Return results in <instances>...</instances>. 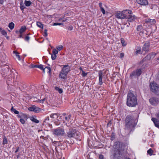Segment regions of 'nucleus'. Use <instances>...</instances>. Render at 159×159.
I'll use <instances>...</instances> for the list:
<instances>
[{
	"label": "nucleus",
	"instance_id": "58",
	"mask_svg": "<svg viewBox=\"0 0 159 159\" xmlns=\"http://www.w3.org/2000/svg\"><path fill=\"white\" fill-rule=\"evenodd\" d=\"M67 19V18H64L62 20V22H65L66 21Z\"/></svg>",
	"mask_w": 159,
	"mask_h": 159
},
{
	"label": "nucleus",
	"instance_id": "51",
	"mask_svg": "<svg viewBox=\"0 0 159 159\" xmlns=\"http://www.w3.org/2000/svg\"><path fill=\"white\" fill-rule=\"evenodd\" d=\"M99 158L100 159H104V156L102 155H100L99 156Z\"/></svg>",
	"mask_w": 159,
	"mask_h": 159
},
{
	"label": "nucleus",
	"instance_id": "37",
	"mask_svg": "<svg viewBox=\"0 0 159 159\" xmlns=\"http://www.w3.org/2000/svg\"><path fill=\"white\" fill-rule=\"evenodd\" d=\"M120 41L122 46H125L126 44L125 42L124 39L123 38H121L120 39Z\"/></svg>",
	"mask_w": 159,
	"mask_h": 159
},
{
	"label": "nucleus",
	"instance_id": "12",
	"mask_svg": "<svg viewBox=\"0 0 159 159\" xmlns=\"http://www.w3.org/2000/svg\"><path fill=\"white\" fill-rule=\"evenodd\" d=\"M70 67L68 65H63V66L61 69L62 71L65 72L66 73L68 74L70 70Z\"/></svg>",
	"mask_w": 159,
	"mask_h": 159
},
{
	"label": "nucleus",
	"instance_id": "23",
	"mask_svg": "<svg viewBox=\"0 0 159 159\" xmlns=\"http://www.w3.org/2000/svg\"><path fill=\"white\" fill-rule=\"evenodd\" d=\"M99 6L100 8V10L102 12L103 14H104L105 13V11L103 7H102V3L101 2H100L99 3Z\"/></svg>",
	"mask_w": 159,
	"mask_h": 159
},
{
	"label": "nucleus",
	"instance_id": "24",
	"mask_svg": "<svg viewBox=\"0 0 159 159\" xmlns=\"http://www.w3.org/2000/svg\"><path fill=\"white\" fill-rule=\"evenodd\" d=\"M30 120L33 122L36 123H38L39 122V121L36 119L35 117L33 116H32L30 118Z\"/></svg>",
	"mask_w": 159,
	"mask_h": 159
},
{
	"label": "nucleus",
	"instance_id": "44",
	"mask_svg": "<svg viewBox=\"0 0 159 159\" xmlns=\"http://www.w3.org/2000/svg\"><path fill=\"white\" fill-rule=\"evenodd\" d=\"M38 65H34L33 64H31L30 65V68H37Z\"/></svg>",
	"mask_w": 159,
	"mask_h": 159
},
{
	"label": "nucleus",
	"instance_id": "36",
	"mask_svg": "<svg viewBox=\"0 0 159 159\" xmlns=\"http://www.w3.org/2000/svg\"><path fill=\"white\" fill-rule=\"evenodd\" d=\"M0 31L3 35H6L7 34L6 32L4 30H2V28H0Z\"/></svg>",
	"mask_w": 159,
	"mask_h": 159
},
{
	"label": "nucleus",
	"instance_id": "28",
	"mask_svg": "<svg viewBox=\"0 0 159 159\" xmlns=\"http://www.w3.org/2000/svg\"><path fill=\"white\" fill-rule=\"evenodd\" d=\"M15 25L14 23L12 22H11L9 23L8 25V27L10 28L11 30H12L14 27Z\"/></svg>",
	"mask_w": 159,
	"mask_h": 159
},
{
	"label": "nucleus",
	"instance_id": "6",
	"mask_svg": "<svg viewBox=\"0 0 159 159\" xmlns=\"http://www.w3.org/2000/svg\"><path fill=\"white\" fill-rule=\"evenodd\" d=\"M156 54L155 53L153 52L149 53L140 61V63L142 64L144 62L146 61L147 60H149L151 58H154Z\"/></svg>",
	"mask_w": 159,
	"mask_h": 159
},
{
	"label": "nucleus",
	"instance_id": "21",
	"mask_svg": "<svg viewBox=\"0 0 159 159\" xmlns=\"http://www.w3.org/2000/svg\"><path fill=\"white\" fill-rule=\"evenodd\" d=\"M51 118L52 119H57L58 118L59 116V114L58 113H52L50 115Z\"/></svg>",
	"mask_w": 159,
	"mask_h": 159
},
{
	"label": "nucleus",
	"instance_id": "2",
	"mask_svg": "<svg viewBox=\"0 0 159 159\" xmlns=\"http://www.w3.org/2000/svg\"><path fill=\"white\" fill-rule=\"evenodd\" d=\"M126 104L129 107H135L137 105V96L134 94L130 91L128 93L127 97Z\"/></svg>",
	"mask_w": 159,
	"mask_h": 159
},
{
	"label": "nucleus",
	"instance_id": "49",
	"mask_svg": "<svg viewBox=\"0 0 159 159\" xmlns=\"http://www.w3.org/2000/svg\"><path fill=\"white\" fill-rule=\"evenodd\" d=\"M20 121L22 124H24L25 123V120L22 118H20Z\"/></svg>",
	"mask_w": 159,
	"mask_h": 159
},
{
	"label": "nucleus",
	"instance_id": "33",
	"mask_svg": "<svg viewBox=\"0 0 159 159\" xmlns=\"http://www.w3.org/2000/svg\"><path fill=\"white\" fill-rule=\"evenodd\" d=\"M55 89L57 91L60 93H61L63 92L62 89H60L57 87H55Z\"/></svg>",
	"mask_w": 159,
	"mask_h": 159
},
{
	"label": "nucleus",
	"instance_id": "62",
	"mask_svg": "<svg viewBox=\"0 0 159 159\" xmlns=\"http://www.w3.org/2000/svg\"><path fill=\"white\" fill-rule=\"evenodd\" d=\"M71 117V115L70 114L68 116V118L69 119V120L70 119V117Z\"/></svg>",
	"mask_w": 159,
	"mask_h": 159
},
{
	"label": "nucleus",
	"instance_id": "41",
	"mask_svg": "<svg viewBox=\"0 0 159 159\" xmlns=\"http://www.w3.org/2000/svg\"><path fill=\"white\" fill-rule=\"evenodd\" d=\"M111 141L115 139V134L112 133L111 134Z\"/></svg>",
	"mask_w": 159,
	"mask_h": 159
},
{
	"label": "nucleus",
	"instance_id": "20",
	"mask_svg": "<svg viewBox=\"0 0 159 159\" xmlns=\"http://www.w3.org/2000/svg\"><path fill=\"white\" fill-rule=\"evenodd\" d=\"M145 22L146 23H149L151 24V25L154 24L156 23V21L155 19H148L146 20Z\"/></svg>",
	"mask_w": 159,
	"mask_h": 159
},
{
	"label": "nucleus",
	"instance_id": "40",
	"mask_svg": "<svg viewBox=\"0 0 159 159\" xmlns=\"http://www.w3.org/2000/svg\"><path fill=\"white\" fill-rule=\"evenodd\" d=\"M7 139L5 137L3 139V145L7 144Z\"/></svg>",
	"mask_w": 159,
	"mask_h": 159
},
{
	"label": "nucleus",
	"instance_id": "63",
	"mask_svg": "<svg viewBox=\"0 0 159 159\" xmlns=\"http://www.w3.org/2000/svg\"><path fill=\"white\" fill-rule=\"evenodd\" d=\"M18 117L19 118H21L22 117V116L20 115H17Z\"/></svg>",
	"mask_w": 159,
	"mask_h": 159
},
{
	"label": "nucleus",
	"instance_id": "5",
	"mask_svg": "<svg viewBox=\"0 0 159 159\" xmlns=\"http://www.w3.org/2000/svg\"><path fill=\"white\" fill-rule=\"evenodd\" d=\"M53 133L54 134L57 136H63L65 134L64 129L60 127L53 129Z\"/></svg>",
	"mask_w": 159,
	"mask_h": 159
},
{
	"label": "nucleus",
	"instance_id": "19",
	"mask_svg": "<svg viewBox=\"0 0 159 159\" xmlns=\"http://www.w3.org/2000/svg\"><path fill=\"white\" fill-rule=\"evenodd\" d=\"M48 98L47 96H46L44 98H43L42 96H41V98H42V99L39 100V102L43 103L44 101H45L46 102H47Z\"/></svg>",
	"mask_w": 159,
	"mask_h": 159
},
{
	"label": "nucleus",
	"instance_id": "26",
	"mask_svg": "<svg viewBox=\"0 0 159 159\" xmlns=\"http://www.w3.org/2000/svg\"><path fill=\"white\" fill-rule=\"evenodd\" d=\"M13 53L15 54L16 56L17 57L18 60H20V56L19 55V53L16 51H14L13 52Z\"/></svg>",
	"mask_w": 159,
	"mask_h": 159
},
{
	"label": "nucleus",
	"instance_id": "29",
	"mask_svg": "<svg viewBox=\"0 0 159 159\" xmlns=\"http://www.w3.org/2000/svg\"><path fill=\"white\" fill-rule=\"evenodd\" d=\"M31 2L30 1L25 0V4L26 6L29 7L30 6L31 4Z\"/></svg>",
	"mask_w": 159,
	"mask_h": 159
},
{
	"label": "nucleus",
	"instance_id": "57",
	"mask_svg": "<svg viewBox=\"0 0 159 159\" xmlns=\"http://www.w3.org/2000/svg\"><path fill=\"white\" fill-rule=\"evenodd\" d=\"M19 147H18L17 148V149H16V150L15 151V152L16 153L17 152L19 151Z\"/></svg>",
	"mask_w": 159,
	"mask_h": 159
},
{
	"label": "nucleus",
	"instance_id": "22",
	"mask_svg": "<svg viewBox=\"0 0 159 159\" xmlns=\"http://www.w3.org/2000/svg\"><path fill=\"white\" fill-rule=\"evenodd\" d=\"M26 29V28L25 26H22L19 31V33L20 34H22V33L25 31Z\"/></svg>",
	"mask_w": 159,
	"mask_h": 159
},
{
	"label": "nucleus",
	"instance_id": "50",
	"mask_svg": "<svg viewBox=\"0 0 159 159\" xmlns=\"http://www.w3.org/2000/svg\"><path fill=\"white\" fill-rule=\"evenodd\" d=\"M47 30L45 29L44 30V36L45 37H47L48 35Z\"/></svg>",
	"mask_w": 159,
	"mask_h": 159
},
{
	"label": "nucleus",
	"instance_id": "13",
	"mask_svg": "<svg viewBox=\"0 0 159 159\" xmlns=\"http://www.w3.org/2000/svg\"><path fill=\"white\" fill-rule=\"evenodd\" d=\"M58 52V51L56 49H54L52 50V54L51 55V58L52 60H54L57 57V54Z\"/></svg>",
	"mask_w": 159,
	"mask_h": 159
},
{
	"label": "nucleus",
	"instance_id": "15",
	"mask_svg": "<svg viewBox=\"0 0 159 159\" xmlns=\"http://www.w3.org/2000/svg\"><path fill=\"white\" fill-rule=\"evenodd\" d=\"M67 74L64 71L63 72L62 70H61L59 73V76L60 78L63 79H65L66 78Z\"/></svg>",
	"mask_w": 159,
	"mask_h": 159
},
{
	"label": "nucleus",
	"instance_id": "64",
	"mask_svg": "<svg viewBox=\"0 0 159 159\" xmlns=\"http://www.w3.org/2000/svg\"><path fill=\"white\" fill-rule=\"evenodd\" d=\"M20 8L21 10H23L24 8V6H22L20 7Z\"/></svg>",
	"mask_w": 159,
	"mask_h": 159
},
{
	"label": "nucleus",
	"instance_id": "1",
	"mask_svg": "<svg viewBox=\"0 0 159 159\" xmlns=\"http://www.w3.org/2000/svg\"><path fill=\"white\" fill-rule=\"evenodd\" d=\"M125 121V132L129 134L134 130L136 124L133 117L130 115H128L126 117Z\"/></svg>",
	"mask_w": 159,
	"mask_h": 159
},
{
	"label": "nucleus",
	"instance_id": "43",
	"mask_svg": "<svg viewBox=\"0 0 159 159\" xmlns=\"http://www.w3.org/2000/svg\"><path fill=\"white\" fill-rule=\"evenodd\" d=\"M142 30H143L142 29V27L141 25H139L137 26V31H141Z\"/></svg>",
	"mask_w": 159,
	"mask_h": 159
},
{
	"label": "nucleus",
	"instance_id": "45",
	"mask_svg": "<svg viewBox=\"0 0 159 159\" xmlns=\"http://www.w3.org/2000/svg\"><path fill=\"white\" fill-rule=\"evenodd\" d=\"M63 25V24L62 23H54L53 24V25Z\"/></svg>",
	"mask_w": 159,
	"mask_h": 159
},
{
	"label": "nucleus",
	"instance_id": "54",
	"mask_svg": "<svg viewBox=\"0 0 159 159\" xmlns=\"http://www.w3.org/2000/svg\"><path fill=\"white\" fill-rule=\"evenodd\" d=\"M124 54L123 53H121L120 54V57L122 58L124 57Z\"/></svg>",
	"mask_w": 159,
	"mask_h": 159
},
{
	"label": "nucleus",
	"instance_id": "38",
	"mask_svg": "<svg viewBox=\"0 0 159 159\" xmlns=\"http://www.w3.org/2000/svg\"><path fill=\"white\" fill-rule=\"evenodd\" d=\"M153 152V151L151 148H150L147 151L148 153L150 155H152Z\"/></svg>",
	"mask_w": 159,
	"mask_h": 159
},
{
	"label": "nucleus",
	"instance_id": "14",
	"mask_svg": "<svg viewBox=\"0 0 159 159\" xmlns=\"http://www.w3.org/2000/svg\"><path fill=\"white\" fill-rule=\"evenodd\" d=\"M102 75H103V73L102 71L100 70L98 73V76H99V84L100 85H101L102 84Z\"/></svg>",
	"mask_w": 159,
	"mask_h": 159
},
{
	"label": "nucleus",
	"instance_id": "18",
	"mask_svg": "<svg viewBox=\"0 0 159 159\" xmlns=\"http://www.w3.org/2000/svg\"><path fill=\"white\" fill-rule=\"evenodd\" d=\"M120 152L119 150H117L115 151L114 155V157L120 158Z\"/></svg>",
	"mask_w": 159,
	"mask_h": 159
},
{
	"label": "nucleus",
	"instance_id": "27",
	"mask_svg": "<svg viewBox=\"0 0 159 159\" xmlns=\"http://www.w3.org/2000/svg\"><path fill=\"white\" fill-rule=\"evenodd\" d=\"M149 102L152 105L154 104L156 102V101L154 98H151L149 99Z\"/></svg>",
	"mask_w": 159,
	"mask_h": 159
},
{
	"label": "nucleus",
	"instance_id": "8",
	"mask_svg": "<svg viewBox=\"0 0 159 159\" xmlns=\"http://www.w3.org/2000/svg\"><path fill=\"white\" fill-rule=\"evenodd\" d=\"M131 11L130 13H128L127 14V17L126 18L130 22L134 21L136 19V16L133 14L132 11L129 10Z\"/></svg>",
	"mask_w": 159,
	"mask_h": 159
},
{
	"label": "nucleus",
	"instance_id": "39",
	"mask_svg": "<svg viewBox=\"0 0 159 159\" xmlns=\"http://www.w3.org/2000/svg\"><path fill=\"white\" fill-rule=\"evenodd\" d=\"M56 48L57 50L61 51L63 48V46L61 45H60L58 46Z\"/></svg>",
	"mask_w": 159,
	"mask_h": 159
},
{
	"label": "nucleus",
	"instance_id": "53",
	"mask_svg": "<svg viewBox=\"0 0 159 159\" xmlns=\"http://www.w3.org/2000/svg\"><path fill=\"white\" fill-rule=\"evenodd\" d=\"M49 116H47L45 120L44 121V122H46L47 120H49Z\"/></svg>",
	"mask_w": 159,
	"mask_h": 159
},
{
	"label": "nucleus",
	"instance_id": "4",
	"mask_svg": "<svg viewBox=\"0 0 159 159\" xmlns=\"http://www.w3.org/2000/svg\"><path fill=\"white\" fill-rule=\"evenodd\" d=\"M131 12L129 10H124L121 12H117L115 14V16L118 19H124L127 17V14Z\"/></svg>",
	"mask_w": 159,
	"mask_h": 159
},
{
	"label": "nucleus",
	"instance_id": "59",
	"mask_svg": "<svg viewBox=\"0 0 159 159\" xmlns=\"http://www.w3.org/2000/svg\"><path fill=\"white\" fill-rule=\"evenodd\" d=\"M19 38H23L22 37V34H20L19 36Z\"/></svg>",
	"mask_w": 159,
	"mask_h": 159
},
{
	"label": "nucleus",
	"instance_id": "35",
	"mask_svg": "<svg viewBox=\"0 0 159 159\" xmlns=\"http://www.w3.org/2000/svg\"><path fill=\"white\" fill-rule=\"evenodd\" d=\"M145 31L146 32V31L145 30L143 29L140 32H139V35L141 36H143Z\"/></svg>",
	"mask_w": 159,
	"mask_h": 159
},
{
	"label": "nucleus",
	"instance_id": "10",
	"mask_svg": "<svg viewBox=\"0 0 159 159\" xmlns=\"http://www.w3.org/2000/svg\"><path fill=\"white\" fill-rule=\"evenodd\" d=\"M28 110L30 111H34L35 113H39L41 111V109L34 105H32L28 108Z\"/></svg>",
	"mask_w": 159,
	"mask_h": 159
},
{
	"label": "nucleus",
	"instance_id": "17",
	"mask_svg": "<svg viewBox=\"0 0 159 159\" xmlns=\"http://www.w3.org/2000/svg\"><path fill=\"white\" fill-rule=\"evenodd\" d=\"M152 120L155 126L159 128V121L157 120V119L154 118H152Z\"/></svg>",
	"mask_w": 159,
	"mask_h": 159
},
{
	"label": "nucleus",
	"instance_id": "34",
	"mask_svg": "<svg viewBox=\"0 0 159 159\" xmlns=\"http://www.w3.org/2000/svg\"><path fill=\"white\" fill-rule=\"evenodd\" d=\"M44 68L45 69H47V72L49 73L50 75L51 74V69L49 67L46 66Z\"/></svg>",
	"mask_w": 159,
	"mask_h": 159
},
{
	"label": "nucleus",
	"instance_id": "42",
	"mask_svg": "<svg viewBox=\"0 0 159 159\" xmlns=\"http://www.w3.org/2000/svg\"><path fill=\"white\" fill-rule=\"evenodd\" d=\"M29 35H30V33L27 34V36H26L25 38V40L27 41H29L30 39V37L29 36Z\"/></svg>",
	"mask_w": 159,
	"mask_h": 159
},
{
	"label": "nucleus",
	"instance_id": "31",
	"mask_svg": "<svg viewBox=\"0 0 159 159\" xmlns=\"http://www.w3.org/2000/svg\"><path fill=\"white\" fill-rule=\"evenodd\" d=\"M2 73L3 75H5V74L7 73V72H8L9 71V69L8 67H7V68H5L2 69Z\"/></svg>",
	"mask_w": 159,
	"mask_h": 159
},
{
	"label": "nucleus",
	"instance_id": "30",
	"mask_svg": "<svg viewBox=\"0 0 159 159\" xmlns=\"http://www.w3.org/2000/svg\"><path fill=\"white\" fill-rule=\"evenodd\" d=\"M11 110L12 112H14L15 114H18L19 113V112L14 108L13 107H12Z\"/></svg>",
	"mask_w": 159,
	"mask_h": 159
},
{
	"label": "nucleus",
	"instance_id": "32",
	"mask_svg": "<svg viewBox=\"0 0 159 159\" xmlns=\"http://www.w3.org/2000/svg\"><path fill=\"white\" fill-rule=\"evenodd\" d=\"M37 25L38 26V27H39L43 29V25L40 22H37Z\"/></svg>",
	"mask_w": 159,
	"mask_h": 159
},
{
	"label": "nucleus",
	"instance_id": "48",
	"mask_svg": "<svg viewBox=\"0 0 159 159\" xmlns=\"http://www.w3.org/2000/svg\"><path fill=\"white\" fill-rule=\"evenodd\" d=\"M73 27L72 25H70L69 26L68 28V30H72L73 29Z\"/></svg>",
	"mask_w": 159,
	"mask_h": 159
},
{
	"label": "nucleus",
	"instance_id": "11",
	"mask_svg": "<svg viewBox=\"0 0 159 159\" xmlns=\"http://www.w3.org/2000/svg\"><path fill=\"white\" fill-rule=\"evenodd\" d=\"M150 44L148 42L145 43L143 45L142 48L143 51L148 52L149 50Z\"/></svg>",
	"mask_w": 159,
	"mask_h": 159
},
{
	"label": "nucleus",
	"instance_id": "7",
	"mask_svg": "<svg viewBox=\"0 0 159 159\" xmlns=\"http://www.w3.org/2000/svg\"><path fill=\"white\" fill-rule=\"evenodd\" d=\"M142 73L141 69H138L133 71L130 75V77L131 78L133 76H139Z\"/></svg>",
	"mask_w": 159,
	"mask_h": 159
},
{
	"label": "nucleus",
	"instance_id": "9",
	"mask_svg": "<svg viewBox=\"0 0 159 159\" xmlns=\"http://www.w3.org/2000/svg\"><path fill=\"white\" fill-rule=\"evenodd\" d=\"M150 87L151 90L154 93H156L158 89V85L154 82L150 83Z\"/></svg>",
	"mask_w": 159,
	"mask_h": 159
},
{
	"label": "nucleus",
	"instance_id": "46",
	"mask_svg": "<svg viewBox=\"0 0 159 159\" xmlns=\"http://www.w3.org/2000/svg\"><path fill=\"white\" fill-rule=\"evenodd\" d=\"M87 75V73L85 72L84 70H82V75L83 77H85Z\"/></svg>",
	"mask_w": 159,
	"mask_h": 159
},
{
	"label": "nucleus",
	"instance_id": "25",
	"mask_svg": "<svg viewBox=\"0 0 159 159\" xmlns=\"http://www.w3.org/2000/svg\"><path fill=\"white\" fill-rule=\"evenodd\" d=\"M37 68L40 69L41 70H42L43 72L44 73L45 72V68H44L43 66V65L40 64V65H38Z\"/></svg>",
	"mask_w": 159,
	"mask_h": 159
},
{
	"label": "nucleus",
	"instance_id": "61",
	"mask_svg": "<svg viewBox=\"0 0 159 159\" xmlns=\"http://www.w3.org/2000/svg\"><path fill=\"white\" fill-rule=\"evenodd\" d=\"M59 123H60L59 122H55V124L56 125H58L59 124Z\"/></svg>",
	"mask_w": 159,
	"mask_h": 159
},
{
	"label": "nucleus",
	"instance_id": "60",
	"mask_svg": "<svg viewBox=\"0 0 159 159\" xmlns=\"http://www.w3.org/2000/svg\"><path fill=\"white\" fill-rule=\"evenodd\" d=\"M120 158L115 157L113 156V159H119Z\"/></svg>",
	"mask_w": 159,
	"mask_h": 159
},
{
	"label": "nucleus",
	"instance_id": "55",
	"mask_svg": "<svg viewBox=\"0 0 159 159\" xmlns=\"http://www.w3.org/2000/svg\"><path fill=\"white\" fill-rule=\"evenodd\" d=\"M4 2V0H0V4H2Z\"/></svg>",
	"mask_w": 159,
	"mask_h": 159
},
{
	"label": "nucleus",
	"instance_id": "16",
	"mask_svg": "<svg viewBox=\"0 0 159 159\" xmlns=\"http://www.w3.org/2000/svg\"><path fill=\"white\" fill-rule=\"evenodd\" d=\"M138 3L142 5H147L148 2L147 0H136Z\"/></svg>",
	"mask_w": 159,
	"mask_h": 159
},
{
	"label": "nucleus",
	"instance_id": "52",
	"mask_svg": "<svg viewBox=\"0 0 159 159\" xmlns=\"http://www.w3.org/2000/svg\"><path fill=\"white\" fill-rule=\"evenodd\" d=\"M20 85L21 86H22L24 88H25L26 87V86L25 84H20Z\"/></svg>",
	"mask_w": 159,
	"mask_h": 159
},
{
	"label": "nucleus",
	"instance_id": "56",
	"mask_svg": "<svg viewBox=\"0 0 159 159\" xmlns=\"http://www.w3.org/2000/svg\"><path fill=\"white\" fill-rule=\"evenodd\" d=\"M65 120L67 121H69V119H68V117H67V116H66L65 117Z\"/></svg>",
	"mask_w": 159,
	"mask_h": 159
},
{
	"label": "nucleus",
	"instance_id": "47",
	"mask_svg": "<svg viewBox=\"0 0 159 159\" xmlns=\"http://www.w3.org/2000/svg\"><path fill=\"white\" fill-rule=\"evenodd\" d=\"M141 52V50L140 49H139L137 50L135 52V53L136 55L138 54H140Z\"/></svg>",
	"mask_w": 159,
	"mask_h": 159
},
{
	"label": "nucleus",
	"instance_id": "3",
	"mask_svg": "<svg viewBox=\"0 0 159 159\" xmlns=\"http://www.w3.org/2000/svg\"><path fill=\"white\" fill-rule=\"evenodd\" d=\"M79 132L77 129L74 127H70L66 132L64 136L66 139L76 138L79 136Z\"/></svg>",
	"mask_w": 159,
	"mask_h": 159
}]
</instances>
